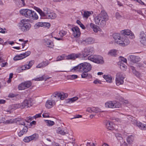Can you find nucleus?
Instances as JSON below:
<instances>
[{
    "label": "nucleus",
    "instance_id": "nucleus-37",
    "mask_svg": "<svg viewBox=\"0 0 146 146\" xmlns=\"http://www.w3.org/2000/svg\"><path fill=\"white\" fill-rule=\"evenodd\" d=\"M24 58L23 57L22 54H21L18 55H16L13 58V60H18L23 59Z\"/></svg>",
    "mask_w": 146,
    "mask_h": 146
},
{
    "label": "nucleus",
    "instance_id": "nucleus-43",
    "mask_svg": "<svg viewBox=\"0 0 146 146\" xmlns=\"http://www.w3.org/2000/svg\"><path fill=\"white\" fill-rule=\"evenodd\" d=\"M45 121L47 123V125L48 126L53 125L54 123L53 121L51 120H45Z\"/></svg>",
    "mask_w": 146,
    "mask_h": 146
},
{
    "label": "nucleus",
    "instance_id": "nucleus-49",
    "mask_svg": "<svg viewBox=\"0 0 146 146\" xmlns=\"http://www.w3.org/2000/svg\"><path fill=\"white\" fill-rule=\"evenodd\" d=\"M66 34V32L63 30H61L60 31L59 34L61 36H63L65 35Z\"/></svg>",
    "mask_w": 146,
    "mask_h": 146
},
{
    "label": "nucleus",
    "instance_id": "nucleus-52",
    "mask_svg": "<svg viewBox=\"0 0 146 146\" xmlns=\"http://www.w3.org/2000/svg\"><path fill=\"white\" fill-rule=\"evenodd\" d=\"M43 24H44V23L38 22L35 25V26H36L38 27H42L44 26Z\"/></svg>",
    "mask_w": 146,
    "mask_h": 146
},
{
    "label": "nucleus",
    "instance_id": "nucleus-33",
    "mask_svg": "<svg viewBox=\"0 0 146 146\" xmlns=\"http://www.w3.org/2000/svg\"><path fill=\"white\" fill-rule=\"evenodd\" d=\"M130 69L132 70L133 73L135 76L137 77L140 76L139 73L135 70L134 67L131 66H130Z\"/></svg>",
    "mask_w": 146,
    "mask_h": 146
},
{
    "label": "nucleus",
    "instance_id": "nucleus-13",
    "mask_svg": "<svg viewBox=\"0 0 146 146\" xmlns=\"http://www.w3.org/2000/svg\"><path fill=\"white\" fill-rule=\"evenodd\" d=\"M34 60H31L30 61L28 64L24 65L21 67H20L19 69L20 70H25L31 68L32 66L34 64Z\"/></svg>",
    "mask_w": 146,
    "mask_h": 146
},
{
    "label": "nucleus",
    "instance_id": "nucleus-46",
    "mask_svg": "<svg viewBox=\"0 0 146 146\" xmlns=\"http://www.w3.org/2000/svg\"><path fill=\"white\" fill-rule=\"evenodd\" d=\"M31 52L30 51H28L25 52V53L22 54V56L24 58L25 57L28 56L31 54Z\"/></svg>",
    "mask_w": 146,
    "mask_h": 146
},
{
    "label": "nucleus",
    "instance_id": "nucleus-6",
    "mask_svg": "<svg viewBox=\"0 0 146 146\" xmlns=\"http://www.w3.org/2000/svg\"><path fill=\"white\" fill-rule=\"evenodd\" d=\"M29 20L23 19L21 21V22L18 25L19 28L23 32H26L29 30L31 25L28 23Z\"/></svg>",
    "mask_w": 146,
    "mask_h": 146
},
{
    "label": "nucleus",
    "instance_id": "nucleus-22",
    "mask_svg": "<svg viewBox=\"0 0 146 146\" xmlns=\"http://www.w3.org/2000/svg\"><path fill=\"white\" fill-rule=\"evenodd\" d=\"M49 63V62L48 61H43L37 65L36 66V68H44L47 66Z\"/></svg>",
    "mask_w": 146,
    "mask_h": 146
},
{
    "label": "nucleus",
    "instance_id": "nucleus-57",
    "mask_svg": "<svg viewBox=\"0 0 146 146\" xmlns=\"http://www.w3.org/2000/svg\"><path fill=\"white\" fill-rule=\"evenodd\" d=\"M86 111L88 112L92 113V108H88L86 109Z\"/></svg>",
    "mask_w": 146,
    "mask_h": 146
},
{
    "label": "nucleus",
    "instance_id": "nucleus-47",
    "mask_svg": "<svg viewBox=\"0 0 146 146\" xmlns=\"http://www.w3.org/2000/svg\"><path fill=\"white\" fill-rule=\"evenodd\" d=\"M115 136L117 139L119 140H122V135L119 133H117L115 134Z\"/></svg>",
    "mask_w": 146,
    "mask_h": 146
},
{
    "label": "nucleus",
    "instance_id": "nucleus-41",
    "mask_svg": "<svg viewBox=\"0 0 146 146\" xmlns=\"http://www.w3.org/2000/svg\"><path fill=\"white\" fill-rule=\"evenodd\" d=\"M21 118V119H22L21 121H19V122H20L19 124V125H24L25 126V127H27V125L28 124H26L27 122L26 121H22L23 119Z\"/></svg>",
    "mask_w": 146,
    "mask_h": 146
},
{
    "label": "nucleus",
    "instance_id": "nucleus-53",
    "mask_svg": "<svg viewBox=\"0 0 146 146\" xmlns=\"http://www.w3.org/2000/svg\"><path fill=\"white\" fill-rule=\"evenodd\" d=\"M23 141L25 142H29L31 141L29 136L25 137L23 139Z\"/></svg>",
    "mask_w": 146,
    "mask_h": 146
},
{
    "label": "nucleus",
    "instance_id": "nucleus-16",
    "mask_svg": "<svg viewBox=\"0 0 146 146\" xmlns=\"http://www.w3.org/2000/svg\"><path fill=\"white\" fill-rule=\"evenodd\" d=\"M23 108H27L31 107L32 105V103L30 100H26L24 101L23 103H21Z\"/></svg>",
    "mask_w": 146,
    "mask_h": 146
},
{
    "label": "nucleus",
    "instance_id": "nucleus-1",
    "mask_svg": "<svg viewBox=\"0 0 146 146\" xmlns=\"http://www.w3.org/2000/svg\"><path fill=\"white\" fill-rule=\"evenodd\" d=\"M121 33L123 36L121 37L119 33H115L113 35L114 42L120 46H125L129 44L130 41L128 38H134L135 36L131 31L129 29H125L122 31Z\"/></svg>",
    "mask_w": 146,
    "mask_h": 146
},
{
    "label": "nucleus",
    "instance_id": "nucleus-40",
    "mask_svg": "<svg viewBox=\"0 0 146 146\" xmlns=\"http://www.w3.org/2000/svg\"><path fill=\"white\" fill-rule=\"evenodd\" d=\"M86 39L88 44H91L94 42V39L92 38L89 37Z\"/></svg>",
    "mask_w": 146,
    "mask_h": 146
},
{
    "label": "nucleus",
    "instance_id": "nucleus-17",
    "mask_svg": "<svg viewBox=\"0 0 146 146\" xmlns=\"http://www.w3.org/2000/svg\"><path fill=\"white\" fill-rule=\"evenodd\" d=\"M128 119L131 120L133 122V123L134 124H135L140 129H141V127H143L142 125H143V123H142L140 122H137L135 119H133L132 117H129V118H127Z\"/></svg>",
    "mask_w": 146,
    "mask_h": 146
},
{
    "label": "nucleus",
    "instance_id": "nucleus-45",
    "mask_svg": "<svg viewBox=\"0 0 146 146\" xmlns=\"http://www.w3.org/2000/svg\"><path fill=\"white\" fill-rule=\"evenodd\" d=\"M120 64V68L123 70H125L127 68L126 65L123 63L119 62Z\"/></svg>",
    "mask_w": 146,
    "mask_h": 146
},
{
    "label": "nucleus",
    "instance_id": "nucleus-11",
    "mask_svg": "<svg viewBox=\"0 0 146 146\" xmlns=\"http://www.w3.org/2000/svg\"><path fill=\"white\" fill-rule=\"evenodd\" d=\"M139 40L141 44L144 45H146V35L143 31L139 34Z\"/></svg>",
    "mask_w": 146,
    "mask_h": 146
},
{
    "label": "nucleus",
    "instance_id": "nucleus-61",
    "mask_svg": "<svg viewBox=\"0 0 146 146\" xmlns=\"http://www.w3.org/2000/svg\"><path fill=\"white\" fill-rule=\"evenodd\" d=\"M44 26H46L48 28L50 27V24L49 23H44V24H43Z\"/></svg>",
    "mask_w": 146,
    "mask_h": 146
},
{
    "label": "nucleus",
    "instance_id": "nucleus-29",
    "mask_svg": "<svg viewBox=\"0 0 146 146\" xmlns=\"http://www.w3.org/2000/svg\"><path fill=\"white\" fill-rule=\"evenodd\" d=\"M134 137L132 135L128 136L127 138V143L130 144H131L134 141Z\"/></svg>",
    "mask_w": 146,
    "mask_h": 146
},
{
    "label": "nucleus",
    "instance_id": "nucleus-56",
    "mask_svg": "<svg viewBox=\"0 0 146 146\" xmlns=\"http://www.w3.org/2000/svg\"><path fill=\"white\" fill-rule=\"evenodd\" d=\"M42 116L44 117H49V113H46L45 111L42 114Z\"/></svg>",
    "mask_w": 146,
    "mask_h": 146
},
{
    "label": "nucleus",
    "instance_id": "nucleus-30",
    "mask_svg": "<svg viewBox=\"0 0 146 146\" xmlns=\"http://www.w3.org/2000/svg\"><path fill=\"white\" fill-rule=\"evenodd\" d=\"M117 50L115 49H112L109 51L108 53L109 56H116L117 55Z\"/></svg>",
    "mask_w": 146,
    "mask_h": 146
},
{
    "label": "nucleus",
    "instance_id": "nucleus-2",
    "mask_svg": "<svg viewBox=\"0 0 146 146\" xmlns=\"http://www.w3.org/2000/svg\"><path fill=\"white\" fill-rule=\"evenodd\" d=\"M93 51V48L91 47H86L82 51L81 53H73L68 55L66 59L68 60H74L76 58H79L82 56V58L85 59L90 54V53Z\"/></svg>",
    "mask_w": 146,
    "mask_h": 146
},
{
    "label": "nucleus",
    "instance_id": "nucleus-58",
    "mask_svg": "<svg viewBox=\"0 0 146 146\" xmlns=\"http://www.w3.org/2000/svg\"><path fill=\"white\" fill-rule=\"evenodd\" d=\"M41 114L42 113L36 114L35 116H34V117L35 118L41 117Z\"/></svg>",
    "mask_w": 146,
    "mask_h": 146
},
{
    "label": "nucleus",
    "instance_id": "nucleus-21",
    "mask_svg": "<svg viewBox=\"0 0 146 146\" xmlns=\"http://www.w3.org/2000/svg\"><path fill=\"white\" fill-rule=\"evenodd\" d=\"M48 8H45L44 10V12L42 11L40 9L36 7L35 9V10L37 11L40 14L42 17H46V12L47 13Z\"/></svg>",
    "mask_w": 146,
    "mask_h": 146
},
{
    "label": "nucleus",
    "instance_id": "nucleus-51",
    "mask_svg": "<svg viewBox=\"0 0 146 146\" xmlns=\"http://www.w3.org/2000/svg\"><path fill=\"white\" fill-rule=\"evenodd\" d=\"M18 95L16 94H14L13 93H10L8 95V97L9 98H13L16 97Z\"/></svg>",
    "mask_w": 146,
    "mask_h": 146
},
{
    "label": "nucleus",
    "instance_id": "nucleus-62",
    "mask_svg": "<svg viewBox=\"0 0 146 146\" xmlns=\"http://www.w3.org/2000/svg\"><path fill=\"white\" fill-rule=\"evenodd\" d=\"M143 127L142 128L141 127V129L142 130H146V125L144 124L143 125H142Z\"/></svg>",
    "mask_w": 146,
    "mask_h": 146
},
{
    "label": "nucleus",
    "instance_id": "nucleus-59",
    "mask_svg": "<svg viewBox=\"0 0 146 146\" xmlns=\"http://www.w3.org/2000/svg\"><path fill=\"white\" fill-rule=\"evenodd\" d=\"M77 76L76 75H72L70 76V78L71 79H75L77 78Z\"/></svg>",
    "mask_w": 146,
    "mask_h": 146
},
{
    "label": "nucleus",
    "instance_id": "nucleus-10",
    "mask_svg": "<svg viewBox=\"0 0 146 146\" xmlns=\"http://www.w3.org/2000/svg\"><path fill=\"white\" fill-rule=\"evenodd\" d=\"M32 83L30 81H27L22 83L20 84L18 86L19 90H22L29 88L31 85Z\"/></svg>",
    "mask_w": 146,
    "mask_h": 146
},
{
    "label": "nucleus",
    "instance_id": "nucleus-55",
    "mask_svg": "<svg viewBox=\"0 0 146 146\" xmlns=\"http://www.w3.org/2000/svg\"><path fill=\"white\" fill-rule=\"evenodd\" d=\"M94 83L96 84H101V82L100 80L98 79L95 80L93 82Z\"/></svg>",
    "mask_w": 146,
    "mask_h": 146
},
{
    "label": "nucleus",
    "instance_id": "nucleus-64",
    "mask_svg": "<svg viewBox=\"0 0 146 146\" xmlns=\"http://www.w3.org/2000/svg\"><path fill=\"white\" fill-rule=\"evenodd\" d=\"M82 117V115H77L74 118H73L72 119L81 118Z\"/></svg>",
    "mask_w": 146,
    "mask_h": 146
},
{
    "label": "nucleus",
    "instance_id": "nucleus-15",
    "mask_svg": "<svg viewBox=\"0 0 146 146\" xmlns=\"http://www.w3.org/2000/svg\"><path fill=\"white\" fill-rule=\"evenodd\" d=\"M129 60L131 62L134 63H136L140 61V58L139 56H137L131 55L129 56Z\"/></svg>",
    "mask_w": 146,
    "mask_h": 146
},
{
    "label": "nucleus",
    "instance_id": "nucleus-35",
    "mask_svg": "<svg viewBox=\"0 0 146 146\" xmlns=\"http://www.w3.org/2000/svg\"><path fill=\"white\" fill-rule=\"evenodd\" d=\"M113 105L114 106L113 108H119L121 106V104L118 102L116 101H113Z\"/></svg>",
    "mask_w": 146,
    "mask_h": 146
},
{
    "label": "nucleus",
    "instance_id": "nucleus-50",
    "mask_svg": "<svg viewBox=\"0 0 146 146\" xmlns=\"http://www.w3.org/2000/svg\"><path fill=\"white\" fill-rule=\"evenodd\" d=\"M19 41H23V43L22 44V48H23L25 46V44L28 42V40L24 41L23 39H19Z\"/></svg>",
    "mask_w": 146,
    "mask_h": 146
},
{
    "label": "nucleus",
    "instance_id": "nucleus-44",
    "mask_svg": "<svg viewBox=\"0 0 146 146\" xmlns=\"http://www.w3.org/2000/svg\"><path fill=\"white\" fill-rule=\"evenodd\" d=\"M119 60L120 61V62H119L122 63L123 62L125 63H127V59L121 56H120L119 57Z\"/></svg>",
    "mask_w": 146,
    "mask_h": 146
},
{
    "label": "nucleus",
    "instance_id": "nucleus-31",
    "mask_svg": "<svg viewBox=\"0 0 146 146\" xmlns=\"http://www.w3.org/2000/svg\"><path fill=\"white\" fill-rule=\"evenodd\" d=\"M27 127H24L23 129L18 133V135L19 137L22 136L25 133H26L27 131Z\"/></svg>",
    "mask_w": 146,
    "mask_h": 146
},
{
    "label": "nucleus",
    "instance_id": "nucleus-20",
    "mask_svg": "<svg viewBox=\"0 0 146 146\" xmlns=\"http://www.w3.org/2000/svg\"><path fill=\"white\" fill-rule=\"evenodd\" d=\"M55 103L52 100H47L45 106L48 109H50L52 108L55 105Z\"/></svg>",
    "mask_w": 146,
    "mask_h": 146
},
{
    "label": "nucleus",
    "instance_id": "nucleus-9",
    "mask_svg": "<svg viewBox=\"0 0 146 146\" xmlns=\"http://www.w3.org/2000/svg\"><path fill=\"white\" fill-rule=\"evenodd\" d=\"M88 59L98 64H102L104 62L103 57L100 56L92 55L88 57Z\"/></svg>",
    "mask_w": 146,
    "mask_h": 146
},
{
    "label": "nucleus",
    "instance_id": "nucleus-60",
    "mask_svg": "<svg viewBox=\"0 0 146 146\" xmlns=\"http://www.w3.org/2000/svg\"><path fill=\"white\" fill-rule=\"evenodd\" d=\"M116 17L117 19H119L121 17V16L120 15L119 13H116L115 14Z\"/></svg>",
    "mask_w": 146,
    "mask_h": 146
},
{
    "label": "nucleus",
    "instance_id": "nucleus-36",
    "mask_svg": "<svg viewBox=\"0 0 146 146\" xmlns=\"http://www.w3.org/2000/svg\"><path fill=\"white\" fill-rule=\"evenodd\" d=\"M90 26L93 29V31L97 33L98 32V29L96 25L93 23H91L90 24Z\"/></svg>",
    "mask_w": 146,
    "mask_h": 146
},
{
    "label": "nucleus",
    "instance_id": "nucleus-8",
    "mask_svg": "<svg viewBox=\"0 0 146 146\" xmlns=\"http://www.w3.org/2000/svg\"><path fill=\"white\" fill-rule=\"evenodd\" d=\"M125 76L122 72H119L116 74L115 78V83L117 86H119L122 85L124 83V79Z\"/></svg>",
    "mask_w": 146,
    "mask_h": 146
},
{
    "label": "nucleus",
    "instance_id": "nucleus-14",
    "mask_svg": "<svg viewBox=\"0 0 146 146\" xmlns=\"http://www.w3.org/2000/svg\"><path fill=\"white\" fill-rule=\"evenodd\" d=\"M73 32V35L75 37H78L80 35V32L79 28L77 27H74L72 29Z\"/></svg>",
    "mask_w": 146,
    "mask_h": 146
},
{
    "label": "nucleus",
    "instance_id": "nucleus-32",
    "mask_svg": "<svg viewBox=\"0 0 146 146\" xmlns=\"http://www.w3.org/2000/svg\"><path fill=\"white\" fill-rule=\"evenodd\" d=\"M103 78L106 80V82L111 83L112 82V77L110 75H104Z\"/></svg>",
    "mask_w": 146,
    "mask_h": 146
},
{
    "label": "nucleus",
    "instance_id": "nucleus-24",
    "mask_svg": "<svg viewBox=\"0 0 146 146\" xmlns=\"http://www.w3.org/2000/svg\"><path fill=\"white\" fill-rule=\"evenodd\" d=\"M115 125L111 121H108L106 123L107 128L111 130L114 129Z\"/></svg>",
    "mask_w": 146,
    "mask_h": 146
},
{
    "label": "nucleus",
    "instance_id": "nucleus-25",
    "mask_svg": "<svg viewBox=\"0 0 146 146\" xmlns=\"http://www.w3.org/2000/svg\"><path fill=\"white\" fill-rule=\"evenodd\" d=\"M93 13L92 11H84L83 14H82L83 18L87 19L89 16Z\"/></svg>",
    "mask_w": 146,
    "mask_h": 146
},
{
    "label": "nucleus",
    "instance_id": "nucleus-38",
    "mask_svg": "<svg viewBox=\"0 0 146 146\" xmlns=\"http://www.w3.org/2000/svg\"><path fill=\"white\" fill-rule=\"evenodd\" d=\"M30 141H31L33 140H35L37 139L38 137V135L37 134H35L33 135L29 136Z\"/></svg>",
    "mask_w": 146,
    "mask_h": 146
},
{
    "label": "nucleus",
    "instance_id": "nucleus-27",
    "mask_svg": "<svg viewBox=\"0 0 146 146\" xmlns=\"http://www.w3.org/2000/svg\"><path fill=\"white\" fill-rule=\"evenodd\" d=\"M56 131L57 133L62 135H65L68 133L67 131H64L62 128L60 127L58 128L57 129Z\"/></svg>",
    "mask_w": 146,
    "mask_h": 146
},
{
    "label": "nucleus",
    "instance_id": "nucleus-48",
    "mask_svg": "<svg viewBox=\"0 0 146 146\" xmlns=\"http://www.w3.org/2000/svg\"><path fill=\"white\" fill-rule=\"evenodd\" d=\"M83 73L81 74V77L82 78H86L88 76V72H83Z\"/></svg>",
    "mask_w": 146,
    "mask_h": 146
},
{
    "label": "nucleus",
    "instance_id": "nucleus-18",
    "mask_svg": "<svg viewBox=\"0 0 146 146\" xmlns=\"http://www.w3.org/2000/svg\"><path fill=\"white\" fill-rule=\"evenodd\" d=\"M44 42L46 45L49 48H52L54 46L53 42L48 39H45Z\"/></svg>",
    "mask_w": 146,
    "mask_h": 146
},
{
    "label": "nucleus",
    "instance_id": "nucleus-12",
    "mask_svg": "<svg viewBox=\"0 0 146 146\" xmlns=\"http://www.w3.org/2000/svg\"><path fill=\"white\" fill-rule=\"evenodd\" d=\"M46 17L48 19H54L56 17V14L53 12H50V10L48 9L47 13H45Z\"/></svg>",
    "mask_w": 146,
    "mask_h": 146
},
{
    "label": "nucleus",
    "instance_id": "nucleus-54",
    "mask_svg": "<svg viewBox=\"0 0 146 146\" xmlns=\"http://www.w3.org/2000/svg\"><path fill=\"white\" fill-rule=\"evenodd\" d=\"M64 57L62 56H58L56 58V61H59L65 59Z\"/></svg>",
    "mask_w": 146,
    "mask_h": 146
},
{
    "label": "nucleus",
    "instance_id": "nucleus-4",
    "mask_svg": "<svg viewBox=\"0 0 146 146\" xmlns=\"http://www.w3.org/2000/svg\"><path fill=\"white\" fill-rule=\"evenodd\" d=\"M92 67V66L90 64L87 62H84L80 63L77 66L74 67L72 69V70H74L76 71L80 72H89L91 70Z\"/></svg>",
    "mask_w": 146,
    "mask_h": 146
},
{
    "label": "nucleus",
    "instance_id": "nucleus-63",
    "mask_svg": "<svg viewBox=\"0 0 146 146\" xmlns=\"http://www.w3.org/2000/svg\"><path fill=\"white\" fill-rule=\"evenodd\" d=\"M7 64V62H2L1 63L0 65L1 67H4Z\"/></svg>",
    "mask_w": 146,
    "mask_h": 146
},
{
    "label": "nucleus",
    "instance_id": "nucleus-19",
    "mask_svg": "<svg viewBox=\"0 0 146 146\" xmlns=\"http://www.w3.org/2000/svg\"><path fill=\"white\" fill-rule=\"evenodd\" d=\"M22 119L20 118H16L14 119H10L6 120L5 123L6 124L12 123H17L18 121H21Z\"/></svg>",
    "mask_w": 146,
    "mask_h": 146
},
{
    "label": "nucleus",
    "instance_id": "nucleus-23",
    "mask_svg": "<svg viewBox=\"0 0 146 146\" xmlns=\"http://www.w3.org/2000/svg\"><path fill=\"white\" fill-rule=\"evenodd\" d=\"M21 104H13L10 106L9 107L10 109L12 110H16L19 108L23 109V107H22Z\"/></svg>",
    "mask_w": 146,
    "mask_h": 146
},
{
    "label": "nucleus",
    "instance_id": "nucleus-28",
    "mask_svg": "<svg viewBox=\"0 0 146 146\" xmlns=\"http://www.w3.org/2000/svg\"><path fill=\"white\" fill-rule=\"evenodd\" d=\"M105 106L106 108H114L113 101H110L106 102L105 103Z\"/></svg>",
    "mask_w": 146,
    "mask_h": 146
},
{
    "label": "nucleus",
    "instance_id": "nucleus-26",
    "mask_svg": "<svg viewBox=\"0 0 146 146\" xmlns=\"http://www.w3.org/2000/svg\"><path fill=\"white\" fill-rule=\"evenodd\" d=\"M76 41L79 44L82 45L86 46L88 45L86 38L79 40H77Z\"/></svg>",
    "mask_w": 146,
    "mask_h": 146
},
{
    "label": "nucleus",
    "instance_id": "nucleus-34",
    "mask_svg": "<svg viewBox=\"0 0 146 146\" xmlns=\"http://www.w3.org/2000/svg\"><path fill=\"white\" fill-rule=\"evenodd\" d=\"M92 113H98L99 112H103L98 107H92Z\"/></svg>",
    "mask_w": 146,
    "mask_h": 146
},
{
    "label": "nucleus",
    "instance_id": "nucleus-7",
    "mask_svg": "<svg viewBox=\"0 0 146 146\" xmlns=\"http://www.w3.org/2000/svg\"><path fill=\"white\" fill-rule=\"evenodd\" d=\"M67 95L63 92H54L51 96L52 100L53 102H56L60 99L63 100L67 97Z\"/></svg>",
    "mask_w": 146,
    "mask_h": 146
},
{
    "label": "nucleus",
    "instance_id": "nucleus-39",
    "mask_svg": "<svg viewBox=\"0 0 146 146\" xmlns=\"http://www.w3.org/2000/svg\"><path fill=\"white\" fill-rule=\"evenodd\" d=\"M78 98L77 97H74L68 99V102L69 103H72L75 102L78 99Z\"/></svg>",
    "mask_w": 146,
    "mask_h": 146
},
{
    "label": "nucleus",
    "instance_id": "nucleus-42",
    "mask_svg": "<svg viewBox=\"0 0 146 146\" xmlns=\"http://www.w3.org/2000/svg\"><path fill=\"white\" fill-rule=\"evenodd\" d=\"M45 76L44 75H43L41 77H40L38 78H36L33 79V80L35 81H42L44 80V78Z\"/></svg>",
    "mask_w": 146,
    "mask_h": 146
},
{
    "label": "nucleus",
    "instance_id": "nucleus-5",
    "mask_svg": "<svg viewBox=\"0 0 146 146\" xmlns=\"http://www.w3.org/2000/svg\"><path fill=\"white\" fill-rule=\"evenodd\" d=\"M20 13L25 17L33 19L36 20L38 16L33 11L28 9H23L20 11Z\"/></svg>",
    "mask_w": 146,
    "mask_h": 146
},
{
    "label": "nucleus",
    "instance_id": "nucleus-3",
    "mask_svg": "<svg viewBox=\"0 0 146 146\" xmlns=\"http://www.w3.org/2000/svg\"><path fill=\"white\" fill-rule=\"evenodd\" d=\"M108 20V16L107 13L104 10H102L101 13L94 18L96 24L100 27L105 26L106 22Z\"/></svg>",
    "mask_w": 146,
    "mask_h": 146
}]
</instances>
